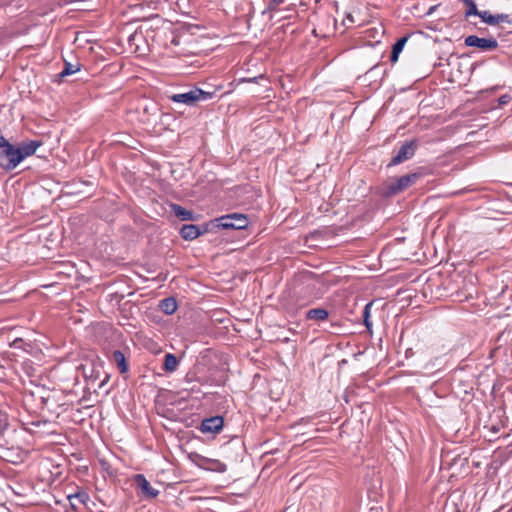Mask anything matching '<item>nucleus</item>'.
Instances as JSON below:
<instances>
[{
  "instance_id": "1",
  "label": "nucleus",
  "mask_w": 512,
  "mask_h": 512,
  "mask_svg": "<svg viewBox=\"0 0 512 512\" xmlns=\"http://www.w3.org/2000/svg\"><path fill=\"white\" fill-rule=\"evenodd\" d=\"M20 157L17 146L12 145L0 132V167L11 171L21 163Z\"/></svg>"
},
{
  "instance_id": "18",
  "label": "nucleus",
  "mask_w": 512,
  "mask_h": 512,
  "mask_svg": "<svg viewBox=\"0 0 512 512\" xmlns=\"http://www.w3.org/2000/svg\"><path fill=\"white\" fill-rule=\"evenodd\" d=\"M461 1L467 6V10L465 12V17L480 15V11L477 9V6H476L474 0H461Z\"/></svg>"
},
{
  "instance_id": "10",
  "label": "nucleus",
  "mask_w": 512,
  "mask_h": 512,
  "mask_svg": "<svg viewBox=\"0 0 512 512\" xmlns=\"http://www.w3.org/2000/svg\"><path fill=\"white\" fill-rule=\"evenodd\" d=\"M205 230H201L199 226L194 224L183 225L180 230V235L184 240L192 241L199 237Z\"/></svg>"
},
{
  "instance_id": "8",
  "label": "nucleus",
  "mask_w": 512,
  "mask_h": 512,
  "mask_svg": "<svg viewBox=\"0 0 512 512\" xmlns=\"http://www.w3.org/2000/svg\"><path fill=\"white\" fill-rule=\"evenodd\" d=\"M41 140H28L21 142L17 148L19 151V154L21 155V162L29 156H32L36 153L37 149L42 146Z\"/></svg>"
},
{
  "instance_id": "27",
  "label": "nucleus",
  "mask_w": 512,
  "mask_h": 512,
  "mask_svg": "<svg viewBox=\"0 0 512 512\" xmlns=\"http://www.w3.org/2000/svg\"><path fill=\"white\" fill-rule=\"evenodd\" d=\"M2 361H4V358L0 355V378L4 376V366L2 365Z\"/></svg>"
},
{
  "instance_id": "2",
  "label": "nucleus",
  "mask_w": 512,
  "mask_h": 512,
  "mask_svg": "<svg viewBox=\"0 0 512 512\" xmlns=\"http://www.w3.org/2000/svg\"><path fill=\"white\" fill-rule=\"evenodd\" d=\"M214 92L204 91L200 88H193L185 93H175L168 98L174 103H181L187 106H195L198 102L208 101L214 97Z\"/></svg>"
},
{
  "instance_id": "13",
  "label": "nucleus",
  "mask_w": 512,
  "mask_h": 512,
  "mask_svg": "<svg viewBox=\"0 0 512 512\" xmlns=\"http://www.w3.org/2000/svg\"><path fill=\"white\" fill-rule=\"evenodd\" d=\"M171 210L182 221L194 220V213L190 210L185 209L179 204H171Z\"/></svg>"
},
{
  "instance_id": "15",
  "label": "nucleus",
  "mask_w": 512,
  "mask_h": 512,
  "mask_svg": "<svg viewBox=\"0 0 512 512\" xmlns=\"http://www.w3.org/2000/svg\"><path fill=\"white\" fill-rule=\"evenodd\" d=\"M179 365V361L174 354L167 353L164 357L163 370L165 372H174Z\"/></svg>"
},
{
  "instance_id": "26",
  "label": "nucleus",
  "mask_w": 512,
  "mask_h": 512,
  "mask_svg": "<svg viewBox=\"0 0 512 512\" xmlns=\"http://www.w3.org/2000/svg\"><path fill=\"white\" fill-rule=\"evenodd\" d=\"M264 77L260 75L259 77H253V78H243L241 79L242 82H255L257 79H263Z\"/></svg>"
},
{
  "instance_id": "17",
  "label": "nucleus",
  "mask_w": 512,
  "mask_h": 512,
  "mask_svg": "<svg viewBox=\"0 0 512 512\" xmlns=\"http://www.w3.org/2000/svg\"><path fill=\"white\" fill-rule=\"evenodd\" d=\"M72 499H77L80 503L86 505L90 500L88 493L86 492H77L75 494H71L68 496V500L71 502L72 509H76V505L72 502Z\"/></svg>"
},
{
  "instance_id": "4",
  "label": "nucleus",
  "mask_w": 512,
  "mask_h": 512,
  "mask_svg": "<svg viewBox=\"0 0 512 512\" xmlns=\"http://www.w3.org/2000/svg\"><path fill=\"white\" fill-rule=\"evenodd\" d=\"M215 221L217 222V227L222 229L241 230L245 229L249 224L247 216L241 213L227 214L217 218Z\"/></svg>"
},
{
  "instance_id": "24",
  "label": "nucleus",
  "mask_w": 512,
  "mask_h": 512,
  "mask_svg": "<svg viewBox=\"0 0 512 512\" xmlns=\"http://www.w3.org/2000/svg\"><path fill=\"white\" fill-rule=\"evenodd\" d=\"M511 96L509 94H504L499 97L498 103L500 106L506 105L511 101Z\"/></svg>"
},
{
  "instance_id": "25",
  "label": "nucleus",
  "mask_w": 512,
  "mask_h": 512,
  "mask_svg": "<svg viewBox=\"0 0 512 512\" xmlns=\"http://www.w3.org/2000/svg\"><path fill=\"white\" fill-rule=\"evenodd\" d=\"M399 54H400L399 52H396L392 49L391 57H390L391 61L396 62L398 60Z\"/></svg>"
},
{
  "instance_id": "16",
  "label": "nucleus",
  "mask_w": 512,
  "mask_h": 512,
  "mask_svg": "<svg viewBox=\"0 0 512 512\" xmlns=\"http://www.w3.org/2000/svg\"><path fill=\"white\" fill-rule=\"evenodd\" d=\"M80 64L79 63H70V62H65L64 64V68L63 70L60 72L59 76L60 77H66V76H69V75H72L76 72H78L80 70Z\"/></svg>"
},
{
  "instance_id": "11",
  "label": "nucleus",
  "mask_w": 512,
  "mask_h": 512,
  "mask_svg": "<svg viewBox=\"0 0 512 512\" xmlns=\"http://www.w3.org/2000/svg\"><path fill=\"white\" fill-rule=\"evenodd\" d=\"M110 360L117 365L118 370L121 374L128 372L129 366L126 361V357L122 351L114 350L111 353Z\"/></svg>"
},
{
  "instance_id": "9",
  "label": "nucleus",
  "mask_w": 512,
  "mask_h": 512,
  "mask_svg": "<svg viewBox=\"0 0 512 512\" xmlns=\"http://www.w3.org/2000/svg\"><path fill=\"white\" fill-rule=\"evenodd\" d=\"M223 427V418L221 416L210 417L202 421V433H218Z\"/></svg>"
},
{
  "instance_id": "23",
  "label": "nucleus",
  "mask_w": 512,
  "mask_h": 512,
  "mask_svg": "<svg viewBox=\"0 0 512 512\" xmlns=\"http://www.w3.org/2000/svg\"><path fill=\"white\" fill-rule=\"evenodd\" d=\"M500 22H506L512 24V19L508 14H496L495 15V25Z\"/></svg>"
},
{
  "instance_id": "29",
  "label": "nucleus",
  "mask_w": 512,
  "mask_h": 512,
  "mask_svg": "<svg viewBox=\"0 0 512 512\" xmlns=\"http://www.w3.org/2000/svg\"><path fill=\"white\" fill-rule=\"evenodd\" d=\"M434 9H435V7H431L430 11L428 12V14H430L431 12H434Z\"/></svg>"
},
{
  "instance_id": "22",
  "label": "nucleus",
  "mask_w": 512,
  "mask_h": 512,
  "mask_svg": "<svg viewBox=\"0 0 512 512\" xmlns=\"http://www.w3.org/2000/svg\"><path fill=\"white\" fill-rule=\"evenodd\" d=\"M407 40H408V36H404V37L398 39L397 42L393 45L392 49L396 52L401 53Z\"/></svg>"
},
{
  "instance_id": "5",
  "label": "nucleus",
  "mask_w": 512,
  "mask_h": 512,
  "mask_svg": "<svg viewBox=\"0 0 512 512\" xmlns=\"http://www.w3.org/2000/svg\"><path fill=\"white\" fill-rule=\"evenodd\" d=\"M417 149V141L411 140L401 145L396 154L392 157L388 166H395L411 159Z\"/></svg>"
},
{
  "instance_id": "7",
  "label": "nucleus",
  "mask_w": 512,
  "mask_h": 512,
  "mask_svg": "<svg viewBox=\"0 0 512 512\" xmlns=\"http://www.w3.org/2000/svg\"><path fill=\"white\" fill-rule=\"evenodd\" d=\"M134 482L137 488L140 490L142 497L146 499H154L159 495V490L151 486L150 482L146 479L143 474H137L134 476Z\"/></svg>"
},
{
  "instance_id": "6",
  "label": "nucleus",
  "mask_w": 512,
  "mask_h": 512,
  "mask_svg": "<svg viewBox=\"0 0 512 512\" xmlns=\"http://www.w3.org/2000/svg\"><path fill=\"white\" fill-rule=\"evenodd\" d=\"M464 43L467 47H476L482 51H492L497 49L499 46L498 41L493 37L480 38L476 35L467 36Z\"/></svg>"
},
{
  "instance_id": "28",
  "label": "nucleus",
  "mask_w": 512,
  "mask_h": 512,
  "mask_svg": "<svg viewBox=\"0 0 512 512\" xmlns=\"http://www.w3.org/2000/svg\"><path fill=\"white\" fill-rule=\"evenodd\" d=\"M347 20L350 22V23H354V18L351 14L347 15Z\"/></svg>"
},
{
  "instance_id": "20",
  "label": "nucleus",
  "mask_w": 512,
  "mask_h": 512,
  "mask_svg": "<svg viewBox=\"0 0 512 512\" xmlns=\"http://www.w3.org/2000/svg\"><path fill=\"white\" fill-rule=\"evenodd\" d=\"M481 20L489 25H495V15H492L489 11H480V15L478 16Z\"/></svg>"
},
{
  "instance_id": "3",
  "label": "nucleus",
  "mask_w": 512,
  "mask_h": 512,
  "mask_svg": "<svg viewBox=\"0 0 512 512\" xmlns=\"http://www.w3.org/2000/svg\"><path fill=\"white\" fill-rule=\"evenodd\" d=\"M418 178L419 174L417 173L401 176L386 184L383 195L389 197L398 194L413 185Z\"/></svg>"
},
{
  "instance_id": "19",
  "label": "nucleus",
  "mask_w": 512,
  "mask_h": 512,
  "mask_svg": "<svg viewBox=\"0 0 512 512\" xmlns=\"http://www.w3.org/2000/svg\"><path fill=\"white\" fill-rule=\"evenodd\" d=\"M373 303L369 302L365 305L363 310V321L364 325L366 326L367 330L371 331L372 328V322L370 321V311Z\"/></svg>"
},
{
  "instance_id": "21",
  "label": "nucleus",
  "mask_w": 512,
  "mask_h": 512,
  "mask_svg": "<svg viewBox=\"0 0 512 512\" xmlns=\"http://www.w3.org/2000/svg\"><path fill=\"white\" fill-rule=\"evenodd\" d=\"M9 418L7 413L0 411V435L8 428Z\"/></svg>"
},
{
  "instance_id": "14",
  "label": "nucleus",
  "mask_w": 512,
  "mask_h": 512,
  "mask_svg": "<svg viewBox=\"0 0 512 512\" xmlns=\"http://www.w3.org/2000/svg\"><path fill=\"white\" fill-rule=\"evenodd\" d=\"M159 308L166 315H172L177 310V302L173 297H168L160 301Z\"/></svg>"
},
{
  "instance_id": "12",
  "label": "nucleus",
  "mask_w": 512,
  "mask_h": 512,
  "mask_svg": "<svg viewBox=\"0 0 512 512\" xmlns=\"http://www.w3.org/2000/svg\"><path fill=\"white\" fill-rule=\"evenodd\" d=\"M329 313L324 308H313L306 312L305 317L308 320L322 322L328 319Z\"/></svg>"
}]
</instances>
